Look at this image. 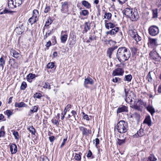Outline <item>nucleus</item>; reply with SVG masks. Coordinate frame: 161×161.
Masks as SVG:
<instances>
[{
  "instance_id": "obj_1",
  "label": "nucleus",
  "mask_w": 161,
  "mask_h": 161,
  "mask_svg": "<svg viewBox=\"0 0 161 161\" xmlns=\"http://www.w3.org/2000/svg\"><path fill=\"white\" fill-rule=\"evenodd\" d=\"M130 53L129 49L125 47H119L116 54V58L120 63L124 62L129 58Z\"/></svg>"
},
{
  "instance_id": "obj_2",
  "label": "nucleus",
  "mask_w": 161,
  "mask_h": 161,
  "mask_svg": "<svg viewBox=\"0 0 161 161\" xmlns=\"http://www.w3.org/2000/svg\"><path fill=\"white\" fill-rule=\"evenodd\" d=\"M115 127L119 132L125 133L128 130V124L125 121L121 120L117 123Z\"/></svg>"
},
{
  "instance_id": "obj_3",
  "label": "nucleus",
  "mask_w": 161,
  "mask_h": 161,
  "mask_svg": "<svg viewBox=\"0 0 161 161\" xmlns=\"http://www.w3.org/2000/svg\"><path fill=\"white\" fill-rule=\"evenodd\" d=\"M23 2V0H8V6L9 8H14L19 7Z\"/></svg>"
},
{
  "instance_id": "obj_4",
  "label": "nucleus",
  "mask_w": 161,
  "mask_h": 161,
  "mask_svg": "<svg viewBox=\"0 0 161 161\" xmlns=\"http://www.w3.org/2000/svg\"><path fill=\"white\" fill-rule=\"evenodd\" d=\"M149 34L153 36H155L158 35L159 32L158 28L155 25L150 26L148 29Z\"/></svg>"
},
{
  "instance_id": "obj_5",
  "label": "nucleus",
  "mask_w": 161,
  "mask_h": 161,
  "mask_svg": "<svg viewBox=\"0 0 161 161\" xmlns=\"http://www.w3.org/2000/svg\"><path fill=\"white\" fill-rule=\"evenodd\" d=\"M150 58L154 60L159 61L161 59V57L157 53L156 51H152L149 53Z\"/></svg>"
},
{
  "instance_id": "obj_6",
  "label": "nucleus",
  "mask_w": 161,
  "mask_h": 161,
  "mask_svg": "<svg viewBox=\"0 0 161 161\" xmlns=\"http://www.w3.org/2000/svg\"><path fill=\"white\" fill-rule=\"evenodd\" d=\"M94 84L93 79L91 77L88 76L85 78L84 83V86L86 88H89V85H92Z\"/></svg>"
},
{
  "instance_id": "obj_7",
  "label": "nucleus",
  "mask_w": 161,
  "mask_h": 161,
  "mask_svg": "<svg viewBox=\"0 0 161 161\" xmlns=\"http://www.w3.org/2000/svg\"><path fill=\"white\" fill-rule=\"evenodd\" d=\"M79 129L80 131L82 132V135L83 136H88L89 135V134H91L92 132L91 130H87L86 128L83 126H79Z\"/></svg>"
},
{
  "instance_id": "obj_8",
  "label": "nucleus",
  "mask_w": 161,
  "mask_h": 161,
  "mask_svg": "<svg viewBox=\"0 0 161 161\" xmlns=\"http://www.w3.org/2000/svg\"><path fill=\"white\" fill-rule=\"evenodd\" d=\"M124 73V69L120 68H117L113 71L112 75L115 76L117 75H122Z\"/></svg>"
},
{
  "instance_id": "obj_9",
  "label": "nucleus",
  "mask_w": 161,
  "mask_h": 161,
  "mask_svg": "<svg viewBox=\"0 0 161 161\" xmlns=\"http://www.w3.org/2000/svg\"><path fill=\"white\" fill-rule=\"evenodd\" d=\"M139 17L137 10L136 9H134L132 14V16L129 17L132 21H136Z\"/></svg>"
},
{
  "instance_id": "obj_10",
  "label": "nucleus",
  "mask_w": 161,
  "mask_h": 161,
  "mask_svg": "<svg viewBox=\"0 0 161 161\" xmlns=\"http://www.w3.org/2000/svg\"><path fill=\"white\" fill-rule=\"evenodd\" d=\"M69 11V4L68 2H64L62 5L61 11L62 13H66Z\"/></svg>"
},
{
  "instance_id": "obj_11",
  "label": "nucleus",
  "mask_w": 161,
  "mask_h": 161,
  "mask_svg": "<svg viewBox=\"0 0 161 161\" xmlns=\"http://www.w3.org/2000/svg\"><path fill=\"white\" fill-rule=\"evenodd\" d=\"M118 46H114L108 48L107 50V55L109 58H111V55L114 51L117 49Z\"/></svg>"
},
{
  "instance_id": "obj_12",
  "label": "nucleus",
  "mask_w": 161,
  "mask_h": 161,
  "mask_svg": "<svg viewBox=\"0 0 161 161\" xmlns=\"http://www.w3.org/2000/svg\"><path fill=\"white\" fill-rule=\"evenodd\" d=\"M134 11V9L130 8H127L125 9L124 12L125 15L127 17H129L132 16V13Z\"/></svg>"
},
{
  "instance_id": "obj_13",
  "label": "nucleus",
  "mask_w": 161,
  "mask_h": 161,
  "mask_svg": "<svg viewBox=\"0 0 161 161\" xmlns=\"http://www.w3.org/2000/svg\"><path fill=\"white\" fill-rule=\"evenodd\" d=\"M124 91L126 96V99H125V101L127 103H131L132 101V97L129 95V92L127 91L126 89L125 88L124 89Z\"/></svg>"
},
{
  "instance_id": "obj_14",
  "label": "nucleus",
  "mask_w": 161,
  "mask_h": 161,
  "mask_svg": "<svg viewBox=\"0 0 161 161\" xmlns=\"http://www.w3.org/2000/svg\"><path fill=\"white\" fill-rule=\"evenodd\" d=\"M157 39H153L152 38H149L148 44L149 46L151 47H153L157 45Z\"/></svg>"
},
{
  "instance_id": "obj_15",
  "label": "nucleus",
  "mask_w": 161,
  "mask_h": 161,
  "mask_svg": "<svg viewBox=\"0 0 161 161\" xmlns=\"http://www.w3.org/2000/svg\"><path fill=\"white\" fill-rule=\"evenodd\" d=\"M144 131V130L143 129H140L137 131V133L134 135V137H141L143 136L145 134Z\"/></svg>"
},
{
  "instance_id": "obj_16",
  "label": "nucleus",
  "mask_w": 161,
  "mask_h": 161,
  "mask_svg": "<svg viewBox=\"0 0 161 161\" xmlns=\"http://www.w3.org/2000/svg\"><path fill=\"white\" fill-rule=\"evenodd\" d=\"M143 123L147 124L149 127L152 125V121L149 115L146 117L144 120Z\"/></svg>"
},
{
  "instance_id": "obj_17",
  "label": "nucleus",
  "mask_w": 161,
  "mask_h": 161,
  "mask_svg": "<svg viewBox=\"0 0 161 161\" xmlns=\"http://www.w3.org/2000/svg\"><path fill=\"white\" fill-rule=\"evenodd\" d=\"M127 107L125 106L122 105L118 108L117 112L118 114L123 112H128Z\"/></svg>"
},
{
  "instance_id": "obj_18",
  "label": "nucleus",
  "mask_w": 161,
  "mask_h": 161,
  "mask_svg": "<svg viewBox=\"0 0 161 161\" xmlns=\"http://www.w3.org/2000/svg\"><path fill=\"white\" fill-rule=\"evenodd\" d=\"M119 30V27H115L114 28L112 29L111 30L107 31V34L110 35H114Z\"/></svg>"
},
{
  "instance_id": "obj_19",
  "label": "nucleus",
  "mask_w": 161,
  "mask_h": 161,
  "mask_svg": "<svg viewBox=\"0 0 161 161\" xmlns=\"http://www.w3.org/2000/svg\"><path fill=\"white\" fill-rule=\"evenodd\" d=\"M10 151L12 154H15L17 152V147L16 144H12L10 145Z\"/></svg>"
},
{
  "instance_id": "obj_20",
  "label": "nucleus",
  "mask_w": 161,
  "mask_h": 161,
  "mask_svg": "<svg viewBox=\"0 0 161 161\" xmlns=\"http://www.w3.org/2000/svg\"><path fill=\"white\" fill-rule=\"evenodd\" d=\"M15 31L18 34H21L24 32V26L22 25L21 26L16 27Z\"/></svg>"
},
{
  "instance_id": "obj_21",
  "label": "nucleus",
  "mask_w": 161,
  "mask_h": 161,
  "mask_svg": "<svg viewBox=\"0 0 161 161\" xmlns=\"http://www.w3.org/2000/svg\"><path fill=\"white\" fill-rule=\"evenodd\" d=\"M11 54H12V56L15 58H17L20 57V54L17 51L15 50L12 49L11 51Z\"/></svg>"
},
{
  "instance_id": "obj_22",
  "label": "nucleus",
  "mask_w": 161,
  "mask_h": 161,
  "mask_svg": "<svg viewBox=\"0 0 161 161\" xmlns=\"http://www.w3.org/2000/svg\"><path fill=\"white\" fill-rule=\"evenodd\" d=\"M27 106V105L23 102H21L19 103L16 102L15 103V107L20 108L22 107H26Z\"/></svg>"
},
{
  "instance_id": "obj_23",
  "label": "nucleus",
  "mask_w": 161,
  "mask_h": 161,
  "mask_svg": "<svg viewBox=\"0 0 161 161\" xmlns=\"http://www.w3.org/2000/svg\"><path fill=\"white\" fill-rule=\"evenodd\" d=\"M81 3L82 5L86 7V8L89 9L91 7V4L86 0L82 1L81 2Z\"/></svg>"
},
{
  "instance_id": "obj_24",
  "label": "nucleus",
  "mask_w": 161,
  "mask_h": 161,
  "mask_svg": "<svg viewBox=\"0 0 161 161\" xmlns=\"http://www.w3.org/2000/svg\"><path fill=\"white\" fill-rule=\"evenodd\" d=\"M32 17L38 20V18L39 17V12L37 10L35 9L33 10Z\"/></svg>"
},
{
  "instance_id": "obj_25",
  "label": "nucleus",
  "mask_w": 161,
  "mask_h": 161,
  "mask_svg": "<svg viewBox=\"0 0 161 161\" xmlns=\"http://www.w3.org/2000/svg\"><path fill=\"white\" fill-rule=\"evenodd\" d=\"M105 27L108 29L109 28L113 29L115 27V25L114 24L111 22L105 24Z\"/></svg>"
},
{
  "instance_id": "obj_26",
  "label": "nucleus",
  "mask_w": 161,
  "mask_h": 161,
  "mask_svg": "<svg viewBox=\"0 0 161 161\" xmlns=\"http://www.w3.org/2000/svg\"><path fill=\"white\" fill-rule=\"evenodd\" d=\"M36 77L35 74H29L27 76V81L29 82L32 81V80Z\"/></svg>"
},
{
  "instance_id": "obj_27",
  "label": "nucleus",
  "mask_w": 161,
  "mask_h": 161,
  "mask_svg": "<svg viewBox=\"0 0 161 161\" xmlns=\"http://www.w3.org/2000/svg\"><path fill=\"white\" fill-rule=\"evenodd\" d=\"M147 110L151 113L152 115H153L155 112L154 108L152 106L148 105L147 108Z\"/></svg>"
},
{
  "instance_id": "obj_28",
  "label": "nucleus",
  "mask_w": 161,
  "mask_h": 161,
  "mask_svg": "<svg viewBox=\"0 0 161 161\" xmlns=\"http://www.w3.org/2000/svg\"><path fill=\"white\" fill-rule=\"evenodd\" d=\"M38 20V19H36L32 17H32L30 18V19H29L28 23L29 22L30 24L31 25H32L33 24H35Z\"/></svg>"
},
{
  "instance_id": "obj_29",
  "label": "nucleus",
  "mask_w": 161,
  "mask_h": 161,
  "mask_svg": "<svg viewBox=\"0 0 161 161\" xmlns=\"http://www.w3.org/2000/svg\"><path fill=\"white\" fill-rule=\"evenodd\" d=\"M68 35L64 34L63 35H61V42L63 43H64L66 41L67 39Z\"/></svg>"
},
{
  "instance_id": "obj_30",
  "label": "nucleus",
  "mask_w": 161,
  "mask_h": 161,
  "mask_svg": "<svg viewBox=\"0 0 161 161\" xmlns=\"http://www.w3.org/2000/svg\"><path fill=\"white\" fill-rule=\"evenodd\" d=\"M129 32L130 36L133 38L137 34L136 31L135 29L130 30Z\"/></svg>"
},
{
  "instance_id": "obj_31",
  "label": "nucleus",
  "mask_w": 161,
  "mask_h": 161,
  "mask_svg": "<svg viewBox=\"0 0 161 161\" xmlns=\"http://www.w3.org/2000/svg\"><path fill=\"white\" fill-rule=\"evenodd\" d=\"M132 75L130 74L126 75L124 79V80L125 81H127L128 82H130L132 80Z\"/></svg>"
},
{
  "instance_id": "obj_32",
  "label": "nucleus",
  "mask_w": 161,
  "mask_h": 161,
  "mask_svg": "<svg viewBox=\"0 0 161 161\" xmlns=\"http://www.w3.org/2000/svg\"><path fill=\"white\" fill-rule=\"evenodd\" d=\"M154 74V73L152 72H149L147 76V77L148 79V81L149 82H151L152 81L153 79L152 75Z\"/></svg>"
},
{
  "instance_id": "obj_33",
  "label": "nucleus",
  "mask_w": 161,
  "mask_h": 161,
  "mask_svg": "<svg viewBox=\"0 0 161 161\" xmlns=\"http://www.w3.org/2000/svg\"><path fill=\"white\" fill-rule=\"evenodd\" d=\"M126 142V141L125 139H122L119 138H118L117 141V143L119 146L125 144Z\"/></svg>"
},
{
  "instance_id": "obj_34",
  "label": "nucleus",
  "mask_w": 161,
  "mask_h": 161,
  "mask_svg": "<svg viewBox=\"0 0 161 161\" xmlns=\"http://www.w3.org/2000/svg\"><path fill=\"white\" fill-rule=\"evenodd\" d=\"M81 155L82 153H75V159L78 161L80 160L81 159Z\"/></svg>"
},
{
  "instance_id": "obj_35",
  "label": "nucleus",
  "mask_w": 161,
  "mask_h": 161,
  "mask_svg": "<svg viewBox=\"0 0 161 161\" xmlns=\"http://www.w3.org/2000/svg\"><path fill=\"white\" fill-rule=\"evenodd\" d=\"M3 56H2L0 58V66L2 67V69H3L4 67V65L5 64V60L3 58Z\"/></svg>"
},
{
  "instance_id": "obj_36",
  "label": "nucleus",
  "mask_w": 161,
  "mask_h": 161,
  "mask_svg": "<svg viewBox=\"0 0 161 161\" xmlns=\"http://www.w3.org/2000/svg\"><path fill=\"white\" fill-rule=\"evenodd\" d=\"M5 113L8 116V118H9L11 115L13 114V110L11 111L10 110H7L5 112Z\"/></svg>"
},
{
  "instance_id": "obj_37",
  "label": "nucleus",
  "mask_w": 161,
  "mask_h": 161,
  "mask_svg": "<svg viewBox=\"0 0 161 161\" xmlns=\"http://www.w3.org/2000/svg\"><path fill=\"white\" fill-rule=\"evenodd\" d=\"M112 17V14L110 13H107L105 12V15L104 18H106L108 19H110Z\"/></svg>"
},
{
  "instance_id": "obj_38",
  "label": "nucleus",
  "mask_w": 161,
  "mask_h": 161,
  "mask_svg": "<svg viewBox=\"0 0 161 161\" xmlns=\"http://www.w3.org/2000/svg\"><path fill=\"white\" fill-rule=\"evenodd\" d=\"M27 85L25 81H23L21 83L20 86V89L21 90H24L26 87Z\"/></svg>"
},
{
  "instance_id": "obj_39",
  "label": "nucleus",
  "mask_w": 161,
  "mask_h": 161,
  "mask_svg": "<svg viewBox=\"0 0 161 161\" xmlns=\"http://www.w3.org/2000/svg\"><path fill=\"white\" fill-rule=\"evenodd\" d=\"M40 161H49V160L46 156L42 155L40 157Z\"/></svg>"
},
{
  "instance_id": "obj_40",
  "label": "nucleus",
  "mask_w": 161,
  "mask_h": 161,
  "mask_svg": "<svg viewBox=\"0 0 161 161\" xmlns=\"http://www.w3.org/2000/svg\"><path fill=\"white\" fill-rule=\"evenodd\" d=\"M28 129L33 135L35 134L36 132L33 126H31L30 127H29Z\"/></svg>"
},
{
  "instance_id": "obj_41",
  "label": "nucleus",
  "mask_w": 161,
  "mask_h": 161,
  "mask_svg": "<svg viewBox=\"0 0 161 161\" xmlns=\"http://www.w3.org/2000/svg\"><path fill=\"white\" fill-rule=\"evenodd\" d=\"M112 81L114 83H121V80L119 78L115 77L113 79Z\"/></svg>"
},
{
  "instance_id": "obj_42",
  "label": "nucleus",
  "mask_w": 161,
  "mask_h": 161,
  "mask_svg": "<svg viewBox=\"0 0 161 161\" xmlns=\"http://www.w3.org/2000/svg\"><path fill=\"white\" fill-rule=\"evenodd\" d=\"M71 105L70 104H68L66 106L65 108V109L64 110V115H65L67 112L68 111H69L70 108H71Z\"/></svg>"
},
{
  "instance_id": "obj_43",
  "label": "nucleus",
  "mask_w": 161,
  "mask_h": 161,
  "mask_svg": "<svg viewBox=\"0 0 161 161\" xmlns=\"http://www.w3.org/2000/svg\"><path fill=\"white\" fill-rule=\"evenodd\" d=\"M90 29V27L88 25L87 22H86L85 23L84 30L86 32Z\"/></svg>"
},
{
  "instance_id": "obj_44",
  "label": "nucleus",
  "mask_w": 161,
  "mask_h": 161,
  "mask_svg": "<svg viewBox=\"0 0 161 161\" xmlns=\"http://www.w3.org/2000/svg\"><path fill=\"white\" fill-rule=\"evenodd\" d=\"M157 11H158V9L157 8H156L154 9L153 10V18H156L157 17V16H158Z\"/></svg>"
},
{
  "instance_id": "obj_45",
  "label": "nucleus",
  "mask_w": 161,
  "mask_h": 161,
  "mask_svg": "<svg viewBox=\"0 0 161 161\" xmlns=\"http://www.w3.org/2000/svg\"><path fill=\"white\" fill-rule=\"evenodd\" d=\"M133 38L136 41V42H138L141 40V38L137 34V35H135Z\"/></svg>"
},
{
  "instance_id": "obj_46",
  "label": "nucleus",
  "mask_w": 161,
  "mask_h": 161,
  "mask_svg": "<svg viewBox=\"0 0 161 161\" xmlns=\"http://www.w3.org/2000/svg\"><path fill=\"white\" fill-rule=\"evenodd\" d=\"M95 38V36L94 35L92 36V35H90L89 39L87 40V43H90L92 42V41Z\"/></svg>"
},
{
  "instance_id": "obj_47",
  "label": "nucleus",
  "mask_w": 161,
  "mask_h": 161,
  "mask_svg": "<svg viewBox=\"0 0 161 161\" xmlns=\"http://www.w3.org/2000/svg\"><path fill=\"white\" fill-rule=\"evenodd\" d=\"M75 40L73 38L72 41H70L69 44V47L71 48L75 45Z\"/></svg>"
},
{
  "instance_id": "obj_48",
  "label": "nucleus",
  "mask_w": 161,
  "mask_h": 161,
  "mask_svg": "<svg viewBox=\"0 0 161 161\" xmlns=\"http://www.w3.org/2000/svg\"><path fill=\"white\" fill-rule=\"evenodd\" d=\"M121 133V134L119 135V139H125V140L126 141V139L127 138V134H126Z\"/></svg>"
},
{
  "instance_id": "obj_49",
  "label": "nucleus",
  "mask_w": 161,
  "mask_h": 161,
  "mask_svg": "<svg viewBox=\"0 0 161 161\" xmlns=\"http://www.w3.org/2000/svg\"><path fill=\"white\" fill-rule=\"evenodd\" d=\"M80 14H82L83 16H85L89 14V12L87 10L85 9L82 10L81 12H80Z\"/></svg>"
},
{
  "instance_id": "obj_50",
  "label": "nucleus",
  "mask_w": 161,
  "mask_h": 161,
  "mask_svg": "<svg viewBox=\"0 0 161 161\" xmlns=\"http://www.w3.org/2000/svg\"><path fill=\"white\" fill-rule=\"evenodd\" d=\"M52 122L54 124L58 126L59 125V123L58 120L56 119L55 118H53L51 120Z\"/></svg>"
},
{
  "instance_id": "obj_51",
  "label": "nucleus",
  "mask_w": 161,
  "mask_h": 161,
  "mask_svg": "<svg viewBox=\"0 0 161 161\" xmlns=\"http://www.w3.org/2000/svg\"><path fill=\"white\" fill-rule=\"evenodd\" d=\"M47 68L48 69H52L54 66V63L53 62L48 63L47 64Z\"/></svg>"
},
{
  "instance_id": "obj_52",
  "label": "nucleus",
  "mask_w": 161,
  "mask_h": 161,
  "mask_svg": "<svg viewBox=\"0 0 161 161\" xmlns=\"http://www.w3.org/2000/svg\"><path fill=\"white\" fill-rule=\"evenodd\" d=\"M12 12H13L10 11H8V9L5 8L4 10L0 12V14H2L7 13L10 14Z\"/></svg>"
},
{
  "instance_id": "obj_53",
  "label": "nucleus",
  "mask_w": 161,
  "mask_h": 161,
  "mask_svg": "<svg viewBox=\"0 0 161 161\" xmlns=\"http://www.w3.org/2000/svg\"><path fill=\"white\" fill-rule=\"evenodd\" d=\"M51 9V7L50 6L46 5L44 11V12L45 13H47Z\"/></svg>"
},
{
  "instance_id": "obj_54",
  "label": "nucleus",
  "mask_w": 161,
  "mask_h": 161,
  "mask_svg": "<svg viewBox=\"0 0 161 161\" xmlns=\"http://www.w3.org/2000/svg\"><path fill=\"white\" fill-rule=\"evenodd\" d=\"M52 31L50 30L48 31L46 33V34L44 36V39H46L48 36H49L51 34Z\"/></svg>"
},
{
  "instance_id": "obj_55",
  "label": "nucleus",
  "mask_w": 161,
  "mask_h": 161,
  "mask_svg": "<svg viewBox=\"0 0 161 161\" xmlns=\"http://www.w3.org/2000/svg\"><path fill=\"white\" fill-rule=\"evenodd\" d=\"M15 63V60L13 58H10L9 61V64L11 66H13Z\"/></svg>"
},
{
  "instance_id": "obj_56",
  "label": "nucleus",
  "mask_w": 161,
  "mask_h": 161,
  "mask_svg": "<svg viewBox=\"0 0 161 161\" xmlns=\"http://www.w3.org/2000/svg\"><path fill=\"white\" fill-rule=\"evenodd\" d=\"M130 49L132 53H133L134 54H136L137 52V49L136 47H131Z\"/></svg>"
},
{
  "instance_id": "obj_57",
  "label": "nucleus",
  "mask_w": 161,
  "mask_h": 161,
  "mask_svg": "<svg viewBox=\"0 0 161 161\" xmlns=\"http://www.w3.org/2000/svg\"><path fill=\"white\" fill-rule=\"evenodd\" d=\"M12 131L13 132V134L15 138L16 139H18V138L17 137L19 136L18 132L14 130H12Z\"/></svg>"
},
{
  "instance_id": "obj_58",
  "label": "nucleus",
  "mask_w": 161,
  "mask_h": 161,
  "mask_svg": "<svg viewBox=\"0 0 161 161\" xmlns=\"http://www.w3.org/2000/svg\"><path fill=\"white\" fill-rule=\"evenodd\" d=\"M42 97V94L40 93H36L34 95L35 98H40Z\"/></svg>"
},
{
  "instance_id": "obj_59",
  "label": "nucleus",
  "mask_w": 161,
  "mask_h": 161,
  "mask_svg": "<svg viewBox=\"0 0 161 161\" xmlns=\"http://www.w3.org/2000/svg\"><path fill=\"white\" fill-rule=\"evenodd\" d=\"M43 87L44 88L46 89H51V87L50 86L49 84V83L48 82H45V85L43 86Z\"/></svg>"
},
{
  "instance_id": "obj_60",
  "label": "nucleus",
  "mask_w": 161,
  "mask_h": 161,
  "mask_svg": "<svg viewBox=\"0 0 161 161\" xmlns=\"http://www.w3.org/2000/svg\"><path fill=\"white\" fill-rule=\"evenodd\" d=\"M82 114L84 119H85L88 121L89 120V118L87 114H85L84 112H83Z\"/></svg>"
},
{
  "instance_id": "obj_61",
  "label": "nucleus",
  "mask_w": 161,
  "mask_h": 161,
  "mask_svg": "<svg viewBox=\"0 0 161 161\" xmlns=\"http://www.w3.org/2000/svg\"><path fill=\"white\" fill-rule=\"evenodd\" d=\"M52 22V20L51 19H50L49 20L48 19L47 21L46 22V23L45 25V26H48L49 25H50Z\"/></svg>"
},
{
  "instance_id": "obj_62",
  "label": "nucleus",
  "mask_w": 161,
  "mask_h": 161,
  "mask_svg": "<svg viewBox=\"0 0 161 161\" xmlns=\"http://www.w3.org/2000/svg\"><path fill=\"white\" fill-rule=\"evenodd\" d=\"M67 139V137L66 138H64L63 140V142H62L60 146V148H62L65 145Z\"/></svg>"
},
{
  "instance_id": "obj_63",
  "label": "nucleus",
  "mask_w": 161,
  "mask_h": 161,
  "mask_svg": "<svg viewBox=\"0 0 161 161\" xmlns=\"http://www.w3.org/2000/svg\"><path fill=\"white\" fill-rule=\"evenodd\" d=\"M71 113L72 114V115L73 116L75 120L76 121V119L75 118V115H77V113L75 111L72 110L71 112Z\"/></svg>"
},
{
  "instance_id": "obj_64",
  "label": "nucleus",
  "mask_w": 161,
  "mask_h": 161,
  "mask_svg": "<svg viewBox=\"0 0 161 161\" xmlns=\"http://www.w3.org/2000/svg\"><path fill=\"white\" fill-rule=\"evenodd\" d=\"M133 116L137 120L139 119L140 118V115L137 113H135L133 114Z\"/></svg>"
}]
</instances>
